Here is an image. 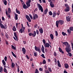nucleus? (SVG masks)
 I'll return each instance as SVG.
<instances>
[{
	"mask_svg": "<svg viewBox=\"0 0 73 73\" xmlns=\"http://www.w3.org/2000/svg\"><path fill=\"white\" fill-rule=\"evenodd\" d=\"M60 24V25H62L63 24H64V21H62V20H60L59 21H57L56 22V25L57 28H58V24Z\"/></svg>",
	"mask_w": 73,
	"mask_h": 73,
	"instance_id": "1",
	"label": "nucleus"
},
{
	"mask_svg": "<svg viewBox=\"0 0 73 73\" xmlns=\"http://www.w3.org/2000/svg\"><path fill=\"white\" fill-rule=\"evenodd\" d=\"M43 42V43L44 45V46L45 48H49V44L48 43H46L45 42V40L44 39L42 40Z\"/></svg>",
	"mask_w": 73,
	"mask_h": 73,
	"instance_id": "2",
	"label": "nucleus"
},
{
	"mask_svg": "<svg viewBox=\"0 0 73 73\" xmlns=\"http://www.w3.org/2000/svg\"><path fill=\"white\" fill-rule=\"evenodd\" d=\"M67 52L69 53L70 52H71V47L70 45H68L66 46V48H65Z\"/></svg>",
	"mask_w": 73,
	"mask_h": 73,
	"instance_id": "3",
	"label": "nucleus"
},
{
	"mask_svg": "<svg viewBox=\"0 0 73 73\" xmlns=\"http://www.w3.org/2000/svg\"><path fill=\"white\" fill-rule=\"evenodd\" d=\"M0 26L1 29H6L7 28V26L6 25H5V26L2 24L0 23Z\"/></svg>",
	"mask_w": 73,
	"mask_h": 73,
	"instance_id": "4",
	"label": "nucleus"
},
{
	"mask_svg": "<svg viewBox=\"0 0 73 73\" xmlns=\"http://www.w3.org/2000/svg\"><path fill=\"white\" fill-rule=\"evenodd\" d=\"M35 50L36 51L40 53H41V49L39 48V47H37L36 46L35 47Z\"/></svg>",
	"mask_w": 73,
	"mask_h": 73,
	"instance_id": "5",
	"label": "nucleus"
},
{
	"mask_svg": "<svg viewBox=\"0 0 73 73\" xmlns=\"http://www.w3.org/2000/svg\"><path fill=\"white\" fill-rule=\"evenodd\" d=\"M37 6L38 8H39L41 12H43V8H42V6H41V5L39 4H37Z\"/></svg>",
	"mask_w": 73,
	"mask_h": 73,
	"instance_id": "6",
	"label": "nucleus"
},
{
	"mask_svg": "<svg viewBox=\"0 0 73 73\" xmlns=\"http://www.w3.org/2000/svg\"><path fill=\"white\" fill-rule=\"evenodd\" d=\"M31 1V0H29V1L26 2V5L27 6L29 7L31 6V5H30V3Z\"/></svg>",
	"mask_w": 73,
	"mask_h": 73,
	"instance_id": "7",
	"label": "nucleus"
},
{
	"mask_svg": "<svg viewBox=\"0 0 73 73\" xmlns=\"http://www.w3.org/2000/svg\"><path fill=\"white\" fill-rule=\"evenodd\" d=\"M44 49H45V48H44V46H43V45H42V47H41V50L42 52H43V53H45V51H44Z\"/></svg>",
	"mask_w": 73,
	"mask_h": 73,
	"instance_id": "8",
	"label": "nucleus"
},
{
	"mask_svg": "<svg viewBox=\"0 0 73 73\" xmlns=\"http://www.w3.org/2000/svg\"><path fill=\"white\" fill-rule=\"evenodd\" d=\"M69 11H70V7H66L64 9V11H65V12H69Z\"/></svg>",
	"mask_w": 73,
	"mask_h": 73,
	"instance_id": "9",
	"label": "nucleus"
},
{
	"mask_svg": "<svg viewBox=\"0 0 73 73\" xmlns=\"http://www.w3.org/2000/svg\"><path fill=\"white\" fill-rule=\"evenodd\" d=\"M38 15L37 14H35L34 15L33 17V20H35L36 19H38Z\"/></svg>",
	"mask_w": 73,
	"mask_h": 73,
	"instance_id": "10",
	"label": "nucleus"
},
{
	"mask_svg": "<svg viewBox=\"0 0 73 73\" xmlns=\"http://www.w3.org/2000/svg\"><path fill=\"white\" fill-rule=\"evenodd\" d=\"M70 19H71V18L70 17H69V16L66 17V20L67 21H68V22L70 21Z\"/></svg>",
	"mask_w": 73,
	"mask_h": 73,
	"instance_id": "11",
	"label": "nucleus"
},
{
	"mask_svg": "<svg viewBox=\"0 0 73 73\" xmlns=\"http://www.w3.org/2000/svg\"><path fill=\"white\" fill-rule=\"evenodd\" d=\"M22 51L23 54H25V53H26V50H25V48H22Z\"/></svg>",
	"mask_w": 73,
	"mask_h": 73,
	"instance_id": "12",
	"label": "nucleus"
},
{
	"mask_svg": "<svg viewBox=\"0 0 73 73\" xmlns=\"http://www.w3.org/2000/svg\"><path fill=\"white\" fill-rule=\"evenodd\" d=\"M50 5L51 6V7H52V8H53V7H54V4H53L52 2H50Z\"/></svg>",
	"mask_w": 73,
	"mask_h": 73,
	"instance_id": "13",
	"label": "nucleus"
},
{
	"mask_svg": "<svg viewBox=\"0 0 73 73\" xmlns=\"http://www.w3.org/2000/svg\"><path fill=\"white\" fill-rule=\"evenodd\" d=\"M57 64L58 65L59 67L60 68L61 67V64H60V61H59V60H57Z\"/></svg>",
	"mask_w": 73,
	"mask_h": 73,
	"instance_id": "14",
	"label": "nucleus"
},
{
	"mask_svg": "<svg viewBox=\"0 0 73 73\" xmlns=\"http://www.w3.org/2000/svg\"><path fill=\"white\" fill-rule=\"evenodd\" d=\"M39 32L40 33L42 34L43 33V29L42 28H41L39 29Z\"/></svg>",
	"mask_w": 73,
	"mask_h": 73,
	"instance_id": "15",
	"label": "nucleus"
},
{
	"mask_svg": "<svg viewBox=\"0 0 73 73\" xmlns=\"http://www.w3.org/2000/svg\"><path fill=\"white\" fill-rule=\"evenodd\" d=\"M63 44L65 45H66V46H68V45H69V44H68V43L67 42H63Z\"/></svg>",
	"mask_w": 73,
	"mask_h": 73,
	"instance_id": "16",
	"label": "nucleus"
},
{
	"mask_svg": "<svg viewBox=\"0 0 73 73\" xmlns=\"http://www.w3.org/2000/svg\"><path fill=\"white\" fill-rule=\"evenodd\" d=\"M56 16V11H54L53 13L52 17H55Z\"/></svg>",
	"mask_w": 73,
	"mask_h": 73,
	"instance_id": "17",
	"label": "nucleus"
},
{
	"mask_svg": "<svg viewBox=\"0 0 73 73\" xmlns=\"http://www.w3.org/2000/svg\"><path fill=\"white\" fill-rule=\"evenodd\" d=\"M59 50L60 52H61L63 54H64V52L62 51V49H61V48L60 47H59Z\"/></svg>",
	"mask_w": 73,
	"mask_h": 73,
	"instance_id": "18",
	"label": "nucleus"
},
{
	"mask_svg": "<svg viewBox=\"0 0 73 73\" xmlns=\"http://www.w3.org/2000/svg\"><path fill=\"white\" fill-rule=\"evenodd\" d=\"M64 66L66 69H68V68H69V65L67 64H65Z\"/></svg>",
	"mask_w": 73,
	"mask_h": 73,
	"instance_id": "19",
	"label": "nucleus"
},
{
	"mask_svg": "<svg viewBox=\"0 0 73 73\" xmlns=\"http://www.w3.org/2000/svg\"><path fill=\"white\" fill-rule=\"evenodd\" d=\"M3 72V67L0 66V73H2Z\"/></svg>",
	"mask_w": 73,
	"mask_h": 73,
	"instance_id": "20",
	"label": "nucleus"
},
{
	"mask_svg": "<svg viewBox=\"0 0 73 73\" xmlns=\"http://www.w3.org/2000/svg\"><path fill=\"white\" fill-rule=\"evenodd\" d=\"M48 9H46L44 11V14L45 15H46V13H47V12H48Z\"/></svg>",
	"mask_w": 73,
	"mask_h": 73,
	"instance_id": "21",
	"label": "nucleus"
},
{
	"mask_svg": "<svg viewBox=\"0 0 73 73\" xmlns=\"http://www.w3.org/2000/svg\"><path fill=\"white\" fill-rule=\"evenodd\" d=\"M23 8L24 9H27V8H28V7L26 5L24 4L23 5Z\"/></svg>",
	"mask_w": 73,
	"mask_h": 73,
	"instance_id": "22",
	"label": "nucleus"
},
{
	"mask_svg": "<svg viewBox=\"0 0 73 73\" xmlns=\"http://www.w3.org/2000/svg\"><path fill=\"white\" fill-rule=\"evenodd\" d=\"M15 20H18V15L17 14H16L15 15Z\"/></svg>",
	"mask_w": 73,
	"mask_h": 73,
	"instance_id": "23",
	"label": "nucleus"
},
{
	"mask_svg": "<svg viewBox=\"0 0 73 73\" xmlns=\"http://www.w3.org/2000/svg\"><path fill=\"white\" fill-rule=\"evenodd\" d=\"M36 32L34 31L33 34H32V36L33 37H35L36 36Z\"/></svg>",
	"mask_w": 73,
	"mask_h": 73,
	"instance_id": "24",
	"label": "nucleus"
},
{
	"mask_svg": "<svg viewBox=\"0 0 73 73\" xmlns=\"http://www.w3.org/2000/svg\"><path fill=\"white\" fill-rule=\"evenodd\" d=\"M50 38L52 40H53L54 38V37L53 36V35L52 34H50Z\"/></svg>",
	"mask_w": 73,
	"mask_h": 73,
	"instance_id": "25",
	"label": "nucleus"
},
{
	"mask_svg": "<svg viewBox=\"0 0 73 73\" xmlns=\"http://www.w3.org/2000/svg\"><path fill=\"white\" fill-rule=\"evenodd\" d=\"M3 2L4 3V4H5V5H7V2L6 0H3Z\"/></svg>",
	"mask_w": 73,
	"mask_h": 73,
	"instance_id": "26",
	"label": "nucleus"
},
{
	"mask_svg": "<svg viewBox=\"0 0 73 73\" xmlns=\"http://www.w3.org/2000/svg\"><path fill=\"white\" fill-rule=\"evenodd\" d=\"M15 64L14 63H13L12 62V64H11V67L12 68H13V67H15Z\"/></svg>",
	"mask_w": 73,
	"mask_h": 73,
	"instance_id": "27",
	"label": "nucleus"
},
{
	"mask_svg": "<svg viewBox=\"0 0 73 73\" xmlns=\"http://www.w3.org/2000/svg\"><path fill=\"white\" fill-rule=\"evenodd\" d=\"M13 31H14V32H15V31H16V27H15V26H14L13 28Z\"/></svg>",
	"mask_w": 73,
	"mask_h": 73,
	"instance_id": "28",
	"label": "nucleus"
},
{
	"mask_svg": "<svg viewBox=\"0 0 73 73\" xmlns=\"http://www.w3.org/2000/svg\"><path fill=\"white\" fill-rule=\"evenodd\" d=\"M16 13H18V14H20V11L18 10H17V9H16Z\"/></svg>",
	"mask_w": 73,
	"mask_h": 73,
	"instance_id": "29",
	"label": "nucleus"
},
{
	"mask_svg": "<svg viewBox=\"0 0 73 73\" xmlns=\"http://www.w3.org/2000/svg\"><path fill=\"white\" fill-rule=\"evenodd\" d=\"M11 53H12V54H13V56H14V57H15V58H16L17 57L16 56V55H15V54H14V53H13V52L12 51Z\"/></svg>",
	"mask_w": 73,
	"mask_h": 73,
	"instance_id": "30",
	"label": "nucleus"
},
{
	"mask_svg": "<svg viewBox=\"0 0 73 73\" xmlns=\"http://www.w3.org/2000/svg\"><path fill=\"white\" fill-rule=\"evenodd\" d=\"M2 63L3 64V65H5L6 63H5V61H4V60H2Z\"/></svg>",
	"mask_w": 73,
	"mask_h": 73,
	"instance_id": "31",
	"label": "nucleus"
},
{
	"mask_svg": "<svg viewBox=\"0 0 73 73\" xmlns=\"http://www.w3.org/2000/svg\"><path fill=\"white\" fill-rule=\"evenodd\" d=\"M44 72L45 73H50L49 71L48 70H45Z\"/></svg>",
	"mask_w": 73,
	"mask_h": 73,
	"instance_id": "32",
	"label": "nucleus"
},
{
	"mask_svg": "<svg viewBox=\"0 0 73 73\" xmlns=\"http://www.w3.org/2000/svg\"><path fill=\"white\" fill-rule=\"evenodd\" d=\"M3 71L4 72H5V73H7V69L5 68H4L3 69Z\"/></svg>",
	"mask_w": 73,
	"mask_h": 73,
	"instance_id": "33",
	"label": "nucleus"
},
{
	"mask_svg": "<svg viewBox=\"0 0 73 73\" xmlns=\"http://www.w3.org/2000/svg\"><path fill=\"white\" fill-rule=\"evenodd\" d=\"M11 46V48L12 49H14V50H16V47H15L14 46H13V45H12Z\"/></svg>",
	"mask_w": 73,
	"mask_h": 73,
	"instance_id": "34",
	"label": "nucleus"
},
{
	"mask_svg": "<svg viewBox=\"0 0 73 73\" xmlns=\"http://www.w3.org/2000/svg\"><path fill=\"white\" fill-rule=\"evenodd\" d=\"M23 28H21V29L19 30V32L20 33H23Z\"/></svg>",
	"mask_w": 73,
	"mask_h": 73,
	"instance_id": "35",
	"label": "nucleus"
},
{
	"mask_svg": "<svg viewBox=\"0 0 73 73\" xmlns=\"http://www.w3.org/2000/svg\"><path fill=\"white\" fill-rule=\"evenodd\" d=\"M8 12H9V13H10L11 12V9H10V8H8Z\"/></svg>",
	"mask_w": 73,
	"mask_h": 73,
	"instance_id": "36",
	"label": "nucleus"
},
{
	"mask_svg": "<svg viewBox=\"0 0 73 73\" xmlns=\"http://www.w3.org/2000/svg\"><path fill=\"white\" fill-rule=\"evenodd\" d=\"M48 70L49 71V72H52V69H51V68H48Z\"/></svg>",
	"mask_w": 73,
	"mask_h": 73,
	"instance_id": "37",
	"label": "nucleus"
},
{
	"mask_svg": "<svg viewBox=\"0 0 73 73\" xmlns=\"http://www.w3.org/2000/svg\"><path fill=\"white\" fill-rule=\"evenodd\" d=\"M49 15H50V16H52V15H53V13H52V11H50L49 12Z\"/></svg>",
	"mask_w": 73,
	"mask_h": 73,
	"instance_id": "38",
	"label": "nucleus"
},
{
	"mask_svg": "<svg viewBox=\"0 0 73 73\" xmlns=\"http://www.w3.org/2000/svg\"><path fill=\"white\" fill-rule=\"evenodd\" d=\"M65 7L67 8V7H69V6L67 4H65Z\"/></svg>",
	"mask_w": 73,
	"mask_h": 73,
	"instance_id": "39",
	"label": "nucleus"
},
{
	"mask_svg": "<svg viewBox=\"0 0 73 73\" xmlns=\"http://www.w3.org/2000/svg\"><path fill=\"white\" fill-rule=\"evenodd\" d=\"M35 73H39V72L37 69H36L35 72Z\"/></svg>",
	"mask_w": 73,
	"mask_h": 73,
	"instance_id": "40",
	"label": "nucleus"
},
{
	"mask_svg": "<svg viewBox=\"0 0 73 73\" xmlns=\"http://www.w3.org/2000/svg\"><path fill=\"white\" fill-rule=\"evenodd\" d=\"M42 63L43 64H45L46 63V61H45V60H43Z\"/></svg>",
	"mask_w": 73,
	"mask_h": 73,
	"instance_id": "41",
	"label": "nucleus"
},
{
	"mask_svg": "<svg viewBox=\"0 0 73 73\" xmlns=\"http://www.w3.org/2000/svg\"><path fill=\"white\" fill-rule=\"evenodd\" d=\"M62 34L63 35V36H65V35H66V33H64V32H62Z\"/></svg>",
	"mask_w": 73,
	"mask_h": 73,
	"instance_id": "42",
	"label": "nucleus"
},
{
	"mask_svg": "<svg viewBox=\"0 0 73 73\" xmlns=\"http://www.w3.org/2000/svg\"><path fill=\"white\" fill-rule=\"evenodd\" d=\"M14 36L16 38H17V37L16 36V33H14Z\"/></svg>",
	"mask_w": 73,
	"mask_h": 73,
	"instance_id": "43",
	"label": "nucleus"
},
{
	"mask_svg": "<svg viewBox=\"0 0 73 73\" xmlns=\"http://www.w3.org/2000/svg\"><path fill=\"white\" fill-rule=\"evenodd\" d=\"M70 31H73V27H71L70 28Z\"/></svg>",
	"mask_w": 73,
	"mask_h": 73,
	"instance_id": "44",
	"label": "nucleus"
},
{
	"mask_svg": "<svg viewBox=\"0 0 73 73\" xmlns=\"http://www.w3.org/2000/svg\"><path fill=\"white\" fill-rule=\"evenodd\" d=\"M55 35L56 36H58V33H57V31H55Z\"/></svg>",
	"mask_w": 73,
	"mask_h": 73,
	"instance_id": "45",
	"label": "nucleus"
},
{
	"mask_svg": "<svg viewBox=\"0 0 73 73\" xmlns=\"http://www.w3.org/2000/svg\"><path fill=\"white\" fill-rule=\"evenodd\" d=\"M41 56H42L43 58H45V57L44 56V54H42Z\"/></svg>",
	"mask_w": 73,
	"mask_h": 73,
	"instance_id": "46",
	"label": "nucleus"
},
{
	"mask_svg": "<svg viewBox=\"0 0 73 73\" xmlns=\"http://www.w3.org/2000/svg\"><path fill=\"white\" fill-rule=\"evenodd\" d=\"M29 16H30V18L32 20L33 19V18L32 17V15L31 14H29Z\"/></svg>",
	"mask_w": 73,
	"mask_h": 73,
	"instance_id": "47",
	"label": "nucleus"
},
{
	"mask_svg": "<svg viewBox=\"0 0 73 73\" xmlns=\"http://www.w3.org/2000/svg\"><path fill=\"white\" fill-rule=\"evenodd\" d=\"M68 54H69V56L70 57H71V56H72V53H71L68 52Z\"/></svg>",
	"mask_w": 73,
	"mask_h": 73,
	"instance_id": "48",
	"label": "nucleus"
},
{
	"mask_svg": "<svg viewBox=\"0 0 73 73\" xmlns=\"http://www.w3.org/2000/svg\"><path fill=\"white\" fill-rule=\"evenodd\" d=\"M4 60L5 61H7V56H5V57Z\"/></svg>",
	"mask_w": 73,
	"mask_h": 73,
	"instance_id": "49",
	"label": "nucleus"
},
{
	"mask_svg": "<svg viewBox=\"0 0 73 73\" xmlns=\"http://www.w3.org/2000/svg\"><path fill=\"white\" fill-rule=\"evenodd\" d=\"M26 17L27 19L30 18L27 15H26Z\"/></svg>",
	"mask_w": 73,
	"mask_h": 73,
	"instance_id": "50",
	"label": "nucleus"
},
{
	"mask_svg": "<svg viewBox=\"0 0 73 73\" xmlns=\"http://www.w3.org/2000/svg\"><path fill=\"white\" fill-rule=\"evenodd\" d=\"M37 55V52H35L34 53V56H36Z\"/></svg>",
	"mask_w": 73,
	"mask_h": 73,
	"instance_id": "51",
	"label": "nucleus"
},
{
	"mask_svg": "<svg viewBox=\"0 0 73 73\" xmlns=\"http://www.w3.org/2000/svg\"><path fill=\"white\" fill-rule=\"evenodd\" d=\"M27 20H28L29 22H31V20L30 18H29L27 19Z\"/></svg>",
	"mask_w": 73,
	"mask_h": 73,
	"instance_id": "52",
	"label": "nucleus"
},
{
	"mask_svg": "<svg viewBox=\"0 0 73 73\" xmlns=\"http://www.w3.org/2000/svg\"><path fill=\"white\" fill-rule=\"evenodd\" d=\"M36 33H37V35H38V34H39V31L37 30H36Z\"/></svg>",
	"mask_w": 73,
	"mask_h": 73,
	"instance_id": "53",
	"label": "nucleus"
},
{
	"mask_svg": "<svg viewBox=\"0 0 73 73\" xmlns=\"http://www.w3.org/2000/svg\"><path fill=\"white\" fill-rule=\"evenodd\" d=\"M54 55L55 56H57V53H56V52H54Z\"/></svg>",
	"mask_w": 73,
	"mask_h": 73,
	"instance_id": "54",
	"label": "nucleus"
},
{
	"mask_svg": "<svg viewBox=\"0 0 73 73\" xmlns=\"http://www.w3.org/2000/svg\"><path fill=\"white\" fill-rule=\"evenodd\" d=\"M29 35L30 36H31L32 35V33H29Z\"/></svg>",
	"mask_w": 73,
	"mask_h": 73,
	"instance_id": "55",
	"label": "nucleus"
},
{
	"mask_svg": "<svg viewBox=\"0 0 73 73\" xmlns=\"http://www.w3.org/2000/svg\"><path fill=\"white\" fill-rule=\"evenodd\" d=\"M7 15V16L9 18H11V15L9 14H8Z\"/></svg>",
	"mask_w": 73,
	"mask_h": 73,
	"instance_id": "56",
	"label": "nucleus"
},
{
	"mask_svg": "<svg viewBox=\"0 0 73 73\" xmlns=\"http://www.w3.org/2000/svg\"><path fill=\"white\" fill-rule=\"evenodd\" d=\"M42 70H43V69H42V68H39V70H40V71H42Z\"/></svg>",
	"mask_w": 73,
	"mask_h": 73,
	"instance_id": "57",
	"label": "nucleus"
},
{
	"mask_svg": "<svg viewBox=\"0 0 73 73\" xmlns=\"http://www.w3.org/2000/svg\"><path fill=\"white\" fill-rule=\"evenodd\" d=\"M26 57H27V59H28V60H29V56H28L27 55H26Z\"/></svg>",
	"mask_w": 73,
	"mask_h": 73,
	"instance_id": "58",
	"label": "nucleus"
},
{
	"mask_svg": "<svg viewBox=\"0 0 73 73\" xmlns=\"http://www.w3.org/2000/svg\"><path fill=\"white\" fill-rule=\"evenodd\" d=\"M42 1L43 3H46V2L45 1V0H42Z\"/></svg>",
	"mask_w": 73,
	"mask_h": 73,
	"instance_id": "59",
	"label": "nucleus"
},
{
	"mask_svg": "<svg viewBox=\"0 0 73 73\" xmlns=\"http://www.w3.org/2000/svg\"><path fill=\"white\" fill-rule=\"evenodd\" d=\"M5 36H6V37L7 38H8V37H9V36H8V35L7 34H6L5 35Z\"/></svg>",
	"mask_w": 73,
	"mask_h": 73,
	"instance_id": "60",
	"label": "nucleus"
},
{
	"mask_svg": "<svg viewBox=\"0 0 73 73\" xmlns=\"http://www.w3.org/2000/svg\"><path fill=\"white\" fill-rule=\"evenodd\" d=\"M16 27L17 28L18 27V23H16Z\"/></svg>",
	"mask_w": 73,
	"mask_h": 73,
	"instance_id": "61",
	"label": "nucleus"
},
{
	"mask_svg": "<svg viewBox=\"0 0 73 73\" xmlns=\"http://www.w3.org/2000/svg\"><path fill=\"white\" fill-rule=\"evenodd\" d=\"M2 20H3L4 21V20H5V18H4V17H2Z\"/></svg>",
	"mask_w": 73,
	"mask_h": 73,
	"instance_id": "62",
	"label": "nucleus"
},
{
	"mask_svg": "<svg viewBox=\"0 0 73 73\" xmlns=\"http://www.w3.org/2000/svg\"><path fill=\"white\" fill-rule=\"evenodd\" d=\"M67 31H68V33H71L69 29L67 30Z\"/></svg>",
	"mask_w": 73,
	"mask_h": 73,
	"instance_id": "63",
	"label": "nucleus"
},
{
	"mask_svg": "<svg viewBox=\"0 0 73 73\" xmlns=\"http://www.w3.org/2000/svg\"><path fill=\"white\" fill-rule=\"evenodd\" d=\"M37 27V25L36 24L34 26V27L36 28Z\"/></svg>",
	"mask_w": 73,
	"mask_h": 73,
	"instance_id": "64",
	"label": "nucleus"
}]
</instances>
